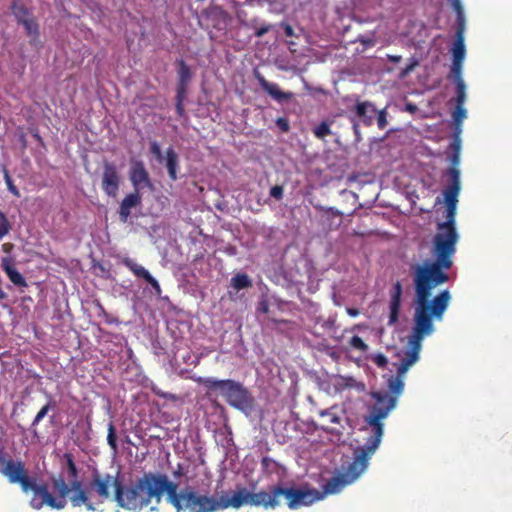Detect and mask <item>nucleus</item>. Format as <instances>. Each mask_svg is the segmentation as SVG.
<instances>
[{
	"instance_id": "1",
	"label": "nucleus",
	"mask_w": 512,
	"mask_h": 512,
	"mask_svg": "<svg viewBox=\"0 0 512 512\" xmlns=\"http://www.w3.org/2000/svg\"><path fill=\"white\" fill-rule=\"evenodd\" d=\"M459 234L457 231L436 227L430 253L434 260H427L414 269L415 312L421 321H442L449 307L451 294L448 289L440 291L432 299V290L449 281L447 270L453 266Z\"/></svg>"
},
{
	"instance_id": "2",
	"label": "nucleus",
	"mask_w": 512,
	"mask_h": 512,
	"mask_svg": "<svg viewBox=\"0 0 512 512\" xmlns=\"http://www.w3.org/2000/svg\"><path fill=\"white\" fill-rule=\"evenodd\" d=\"M63 468L67 469V483L62 475L51 478V485L57 495L49 491L46 483H37L36 479L29 475L25 467L26 483L20 484L23 493L32 492L30 506L35 510H40L45 506L55 510H62L69 501L72 507L84 506L88 511H95V503L92 501L90 492L85 488L83 482L79 479V471L71 453H65L62 457Z\"/></svg>"
},
{
	"instance_id": "3",
	"label": "nucleus",
	"mask_w": 512,
	"mask_h": 512,
	"mask_svg": "<svg viewBox=\"0 0 512 512\" xmlns=\"http://www.w3.org/2000/svg\"><path fill=\"white\" fill-rule=\"evenodd\" d=\"M149 491L150 502L154 499L157 504L161 502L163 494L166 493L167 502L177 512H218L229 507L239 509L244 505H250L249 490L245 487H238L231 497L216 498L200 494L191 486L178 490V484L161 473H154L152 488Z\"/></svg>"
},
{
	"instance_id": "4",
	"label": "nucleus",
	"mask_w": 512,
	"mask_h": 512,
	"mask_svg": "<svg viewBox=\"0 0 512 512\" xmlns=\"http://www.w3.org/2000/svg\"><path fill=\"white\" fill-rule=\"evenodd\" d=\"M154 473H144L129 486L123 484L119 476L109 473H100L95 470L91 474L88 486L85 488L90 492L92 501L97 505L104 503L111 498L110 488L114 489L113 499L116 503L127 510L139 511L150 504V488H152Z\"/></svg>"
},
{
	"instance_id": "5",
	"label": "nucleus",
	"mask_w": 512,
	"mask_h": 512,
	"mask_svg": "<svg viewBox=\"0 0 512 512\" xmlns=\"http://www.w3.org/2000/svg\"><path fill=\"white\" fill-rule=\"evenodd\" d=\"M414 325L411 335L408 340V349L405 351L399 367L397 368V375L388 380V389L392 395L385 391L374 392L373 398L376 400L375 405L370 409L367 416L364 417L365 423L368 425L369 418L375 413L377 409L387 410L386 417L395 408L398 396L403 392L404 382L403 376L409 368L419 360V353L422 347V341L425 337L434 333L435 327L432 319L429 322H423L418 315L414 314Z\"/></svg>"
},
{
	"instance_id": "6",
	"label": "nucleus",
	"mask_w": 512,
	"mask_h": 512,
	"mask_svg": "<svg viewBox=\"0 0 512 512\" xmlns=\"http://www.w3.org/2000/svg\"><path fill=\"white\" fill-rule=\"evenodd\" d=\"M387 410L377 409L369 418L370 435L366 438L363 446L354 449L353 461L344 468L343 472L326 482L321 492L323 497L339 493L344 487L356 481L368 468L369 460L379 447L384 434L382 420L386 418Z\"/></svg>"
},
{
	"instance_id": "7",
	"label": "nucleus",
	"mask_w": 512,
	"mask_h": 512,
	"mask_svg": "<svg viewBox=\"0 0 512 512\" xmlns=\"http://www.w3.org/2000/svg\"><path fill=\"white\" fill-rule=\"evenodd\" d=\"M281 497L286 499L289 509L295 510L302 506H309L323 499V494L316 489L288 488L280 485L271 486L269 491H249L250 505L263 507L265 509L277 508L281 503Z\"/></svg>"
},
{
	"instance_id": "8",
	"label": "nucleus",
	"mask_w": 512,
	"mask_h": 512,
	"mask_svg": "<svg viewBox=\"0 0 512 512\" xmlns=\"http://www.w3.org/2000/svg\"><path fill=\"white\" fill-rule=\"evenodd\" d=\"M200 382L209 391H219L225 401L235 409L246 413L254 407V397L240 382L231 379L217 380L211 377L200 379Z\"/></svg>"
},
{
	"instance_id": "9",
	"label": "nucleus",
	"mask_w": 512,
	"mask_h": 512,
	"mask_svg": "<svg viewBox=\"0 0 512 512\" xmlns=\"http://www.w3.org/2000/svg\"><path fill=\"white\" fill-rule=\"evenodd\" d=\"M25 463L20 459H13L9 455L0 452V474L7 479L10 484L26 483Z\"/></svg>"
},
{
	"instance_id": "10",
	"label": "nucleus",
	"mask_w": 512,
	"mask_h": 512,
	"mask_svg": "<svg viewBox=\"0 0 512 512\" xmlns=\"http://www.w3.org/2000/svg\"><path fill=\"white\" fill-rule=\"evenodd\" d=\"M120 176L113 163L105 162L103 166L102 190L110 197H116L119 191Z\"/></svg>"
},
{
	"instance_id": "11",
	"label": "nucleus",
	"mask_w": 512,
	"mask_h": 512,
	"mask_svg": "<svg viewBox=\"0 0 512 512\" xmlns=\"http://www.w3.org/2000/svg\"><path fill=\"white\" fill-rule=\"evenodd\" d=\"M129 179L135 191H140L144 187L153 188L149 173L142 161H133L129 171Z\"/></svg>"
},
{
	"instance_id": "12",
	"label": "nucleus",
	"mask_w": 512,
	"mask_h": 512,
	"mask_svg": "<svg viewBox=\"0 0 512 512\" xmlns=\"http://www.w3.org/2000/svg\"><path fill=\"white\" fill-rule=\"evenodd\" d=\"M446 175L449 177V185L443 191L444 202L446 206H457L461 189L460 171L448 169Z\"/></svg>"
},
{
	"instance_id": "13",
	"label": "nucleus",
	"mask_w": 512,
	"mask_h": 512,
	"mask_svg": "<svg viewBox=\"0 0 512 512\" xmlns=\"http://www.w3.org/2000/svg\"><path fill=\"white\" fill-rule=\"evenodd\" d=\"M123 264L137 277L144 279L154 289L157 295H160L162 290L158 281L146 270L143 266L137 264L130 258H125Z\"/></svg>"
},
{
	"instance_id": "14",
	"label": "nucleus",
	"mask_w": 512,
	"mask_h": 512,
	"mask_svg": "<svg viewBox=\"0 0 512 512\" xmlns=\"http://www.w3.org/2000/svg\"><path fill=\"white\" fill-rule=\"evenodd\" d=\"M402 297V285L397 281L390 291L389 302V320L388 325H394L398 322Z\"/></svg>"
},
{
	"instance_id": "15",
	"label": "nucleus",
	"mask_w": 512,
	"mask_h": 512,
	"mask_svg": "<svg viewBox=\"0 0 512 512\" xmlns=\"http://www.w3.org/2000/svg\"><path fill=\"white\" fill-rule=\"evenodd\" d=\"M255 76H256V79L258 80L261 88L276 101L284 102V101H288L292 98L293 93L281 91L279 86L276 83H271V82L267 81L264 78V76L261 75L260 73L257 72L255 74Z\"/></svg>"
},
{
	"instance_id": "16",
	"label": "nucleus",
	"mask_w": 512,
	"mask_h": 512,
	"mask_svg": "<svg viewBox=\"0 0 512 512\" xmlns=\"http://www.w3.org/2000/svg\"><path fill=\"white\" fill-rule=\"evenodd\" d=\"M142 202L139 191L127 194L120 203L119 218L120 221L126 223L131 215V209L139 206Z\"/></svg>"
},
{
	"instance_id": "17",
	"label": "nucleus",
	"mask_w": 512,
	"mask_h": 512,
	"mask_svg": "<svg viewBox=\"0 0 512 512\" xmlns=\"http://www.w3.org/2000/svg\"><path fill=\"white\" fill-rule=\"evenodd\" d=\"M356 116L365 126H371L377 113V109L370 101H358L354 106Z\"/></svg>"
},
{
	"instance_id": "18",
	"label": "nucleus",
	"mask_w": 512,
	"mask_h": 512,
	"mask_svg": "<svg viewBox=\"0 0 512 512\" xmlns=\"http://www.w3.org/2000/svg\"><path fill=\"white\" fill-rule=\"evenodd\" d=\"M1 267L6 273L9 280L16 286L26 287L27 282L23 275L14 267V260L12 257H4L1 261Z\"/></svg>"
},
{
	"instance_id": "19",
	"label": "nucleus",
	"mask_w": 512,
	"mask_h": 512,
	"mask_svg": "<svg viewBox=\"0 0 512 512\" xmlns=\"http://www.w3.org/2000/svg\"><path fill=\"white\" fill-rule=\"evenodd\" d=\"M464 29L465 23H458L456 29V38L452 48V62L463 63L465 58L464 45Z\"/></svg>"
},
{
	"instance_id": "20",
	"label": "nucleus",
	"mask_w": 512,
	"mask_h": 512,
	"mask_svg": "<svg viewBox=\"0 0 512 512\" xmlns=\"http://www.w3.org/2000/svg\"><path fill=\"white\" fill-rule=\"evenodd\" d=\"M176 66L177 85L188 87L193 77L190 66L183 59H178L176 61Z\"/></svg>"
},
{
	"instance_id": "21",
	"label": "nucleus",
	"mask_w": 512,
	"mask_h": 512,
	"mask_svg": "<svg viewBox=\"0 0 512 512\" xmlns=\"http://www.w3.org/2000/svg\"><path fill=\"white\" fill-rule=\"evenodd\" d=\"M18 25L23 26V28L26 32V35L28 37H30V44H35L39 40V37H40L39 24H38L35 16H33L27 20L23 19L22 22L18 23Z\"/></svg>"
},
{
	"instance_id": "22",
	"label": "nucleus",
	"mask_w": 512,
	"mask_h": 512,
	"mask_svg": "<svg viewBox=\"0 0 512 512\" xmlns=\"http://www.w3.org/2000/svg\"><path fill=\"white\" fill-rule=\"evenodd\" d=\"M18 25L23 26V28L26 32V35L28 37H30V44H35L39 40V37H40L39 24H38L35 16H33L27 20L23 19L22 22L18 23Z\"/></svg>"
},
{
	"instance_id": "23",
	"label": "nucleus",
	"mask_w": 512,
	"mask_h": 512,
	"mask_svg": "<svg viewBox=\"0 0 512 512\" xmlns=\"http://www.w3.org/2000/svg\"><path fill=\"white\" fill-rule=\"evenodd\" d=\"M166 167L169 178L172 181L177 180L178 155L173 148H169L166 151Z\"/></svg>"
},
{
	"instance_id": "24",
	"label": "nucleus",
	"mask_w": 512,
	"mask_h": 512,
	"mask_svg": "<svg viewBox=\"0 0 512 512\" xmlns=\"http://www.w3.org/2000/svg\"><path fill=\"white\" fill-rule=\"evenodd\" d=\"M334 408L321 410L319 416L326 419V425L322 426V430L330 433H334L336 430L331 427V424H340V417L333 411Z\"/></svg>"
},
{
	"instance_id": "25",
	"label": "nucleus",
	"mask_w": 512,
	"mask_h": 512,
	"mask_svg": "<svg viewBox=\"0 0 512 512\" xmlns=\"http://www.w3.org/2000/svg\"><path fill=\"white\" fill-rule=\"evenodd\" d=\"M447 209H446V216H445V221L444 222H440L437 224V227H439L440 229H445V230H452V231H457L456 229V211H457V206H446Z\"/></svg>"
},
{
	"instance_id": "26",
	"label": "nucleus",
	"mask_w": 512,
	"mask_h": 512,
	"mask_svg": "<svg viewBox=\"0 0 512 512\" xmlns=\"http://www.w3.org/2000/svg\"><path fill=\"white\" fill-rule=\"evenodd\" d=\"M231 285L239 291L252 287V281L246 273H237L231 278Z\"/></svg>"
},
{
	"instance_id": "27",
	"label": "nucleus",
	"mask_w": 512,
	"mask_h": 512,
	"mask_svg": "<svg viewBox=\"0 0 512 512\" xmlns=\"http://www.w3.org/2000/svg\"><path fill=\"white\" fill-rule=\"evenodd\" d=\"M11 13L14 16L17 24L22 22L23 19L27 20L34 16L31 9H29L25 4L21 6L11 7Z\"/></svg>"
},
{
	"instance_id": "28",
	"label": "nucleus",
	"mask_w": 512,
	"mask_h": 512,
	"mask_svg": "<svg viewBox=\"0 0 512 512\" xmlns=\"http://www.w3.org/2000/svg\"><path fill=\"white\" fill-rule=\"evenodd\" d=\"M51 407H52L51 403H47L46 405H44L39 410V412L36 414L34 420L32 421L31 428H32V433H33L34 437H38V431L35 428V426L47 415V413L51 409Z\"/></svg>"
},
{
	"instance_id": "29",
	"label": "nucleus",
	"mask_w": 512,
	"mask_h": 512,
	"mask_svg": "<svg viewBox=\"0 0 512 512\" xmlns=\"http://www.w3.org/2000/svg\"><path fill=\"white\" fill-rule=\"evenodd\" d=\"M313 133L318 139H324L326 136L332 134L330 124L326 121L321 122L313 129Z\"/></svg>"
},
{
	"instance_id": "30",
	"label": "nucleus",
	"mask_w": 512,
	"mask_h": 512,
	"mask_svg": "<svg viewBox=\"0 0 512 512\" xmlns=\"http://www.w3.org/2000/svg\"><path fill=\"white\" fill-rule=\"evenodd\" d=\"M261 466H262L263 472H265L267 474H272V473L276 472V470L278 468V463L276 461H274L272 458H270L268 456H264L261 459Z\"/></svg>"
},
{
	"instance_id": "31",
	"label": "nucleus",
	"mask_w": 512,
	"mask_h": 512,
	"mask_svg": "<svg viewBox=\"0 0 512 512\" xmlns=\"http://www.w3.org/2000/svg\"><path fill=\"white\" fill-rule=\"evenodd\" d=\"M3 177L9 192L12 193L15 197H20V192L18 188L14 185V182L9 174L8 169L5 167L3 168Z\"/></svg>"
},
{
	"instance_id": "32",
	"label": "nucleus",
	"mask_w": 512,
	"mask_h": 512,
	"mask_svg": "<svg viewBox=\"0 0 512 512\" xmlns=\"http://www.w3.org/2000/svg\"><path fill=\"white\" fill-rule=\"evenodd\" d=\"M12 229V225L9 222L7 216L0 211V240H2Z\"/></svg>"
},
{
	"instance_id": "33",
	"label": "nucleus",
	"mask_w": 512,
	"mask_h": 512,
	"mask_svg": "<svg viewBox=\"0 0 512 512\" xmlns=\"http://www.w3.org/2000/svg\"><path fill=\"white\" fill-rule=\"evenodd\" d=\"M107 442L113 451H117L118 445H117L116 429L112 422H110L108 424Z\"/></svg>"
},
{
	"instance_id": "34",
	"label": "nucleus",
	"mask_w": 512,
	"mask_h": 512,
	"mask_svg": "<svg viewBox=\"0 0 512 512\" xmlns=\"http://www.w3.org/2000/svg\"><path fill=\"white\" fill-rule=\"evenodd\" d=\"M456 86V104H464L466 100V85L464 81L455 83Z\"/></svg>"
},
{
	"instance_id": "35",
	"label": "nucleus",
	"mask_w": 512,
	"mask_h": 512,
	"mask_svg": "<svg viewBox=\"0 0 512 512\" xmlns=\"http://www.w3.org/2000/svg\"><path fill=\"white\" fill-rule=\"evenodd\" d=\"M462 65L460 62H452L450 69V77L453 78L454 83L464 81L462 78Z\"/></svg>"
},
{
	"instance_id": "36",
	"label": "nucleus",
	"mask_w": 512,
	"mask_h": 512,
	"mask_svg": "<svg viewBox=\"0 0 512 512\" xmlns=\"http://www.w3.org/2000/svg\"><path fill=\"white\" fill-rule=\"evenodd\" d=\"M464 104H456V108L453 111V120L456 124H460L466 118V109L463 107Z\"/></svg>"
},
{
	"instance_id": "37",
	"label": "nucleus",
	"mask_w": 512,
	"mask_h": 512,
	"mask_svg": "<svg viewBox=\"0 0 512 512\" xmlns=\"http://www.w3.org/2000/svg\"><path fill=\"white\" fill-rule=\"evenodd\" d=\"M349 344L354 349H357V350L362 351V352H365L368 349V345L358 335H354L350 339Z\"/></svg>"
},
{
	"instance_id": "38",
	"label": "nucleus",
	"mask_w": 512,
	"mask_h": 512,
	"mask_svg": "<svg viewBox=\"0 0 512 512\" xmlns=\"http://www.w3.org/2000/svg\"><path fill=\"white\" fill-rule=\"evenodd\" d=\"M451 4H452L454 10L457 13V24L458 23H465L464 22V15H463V8H462L460 0H451Z\"/></svg>"
},
{
	"instance_id": "39",
	"label": "nucleus",
	"mask_w": 512,
	"mask_h": 512,
	"mask_svg": "<svg viewBox=\"0 0 512 512\" xmlns=\"http://www.w3.org/2000/svg\"><path fill=\"white\" fill-rule=\"evenodd\" d=\"M377 125L379 129H384L387 126V113L385 109L377 110Z\"/></svg>"
},
{
	"instance_id": "40",
	"label": "nucleus",
	"mask_w": 512,
	"mask_h": 512,
	"mask_svg": "<svg viewBox=\"0 0 512 512\" xmlns=\"http://www.w3.org/2000/svg\"><path fill=\"white\" fill-rule=\"evenodd\" d=\"M449 160H450L451 166L448 169H455L456 171H459V169H458V165L460 163L459 146L456 147L455 151L452 153Z\"/></svg>"
},
{
	"instance_id": "41",
	"label": "nucleus",
	"mask_w": 512,
	"mask_h": 512,
	"mask_svg": "<svg viewBox=\"0 0 512 512\" xmlns=\"http://www.w3.org/2000/svg\"><path fill=\"white\" fill-rule=\"evenodd\" d=\"M187 90H188V87L177 85V88H176V103H183L184 102V100L186 98Z\"/></svg>"
},
{
	"instance_id": "42",
	"label": "nucleus",
	"mask_w": 512,
	"mask_h": 512,
	"mask_svg": "<svg viewBox=\"0 0 512 512\" xmlns=\"http://www.w3.org/2000/svg\"><path fill=\"white\" fill-rule=\"evenodd\" d=\"M150 152L159 160L163 159L162 151L159 144L156 141L151 142Z\"/></svg>"
},
{
	"instance_id": "43",
	"label": "nucleus",
	"mask_w": 512,
	"mask_h": 512,
	"mask_svg": "<svg viewBox=\"0 0 512 512\" xmlns=\"http://www.w3.org/2000/svg\"><path fill=\"white\" fill-rule=\"evenodd\" d=\"M283 192L284 190L282 186L275 185L270 189V196L277 200H281L283 198Z\"/></svg>"
},
{
	"instance_id": "44",
	"label": "nucleus",
	"mask_w": 512,
	"mask_h": 512,
	"mask_svg": "<svg viewBox=\"0 0 512 512\" xmlns=\"http://www.w3.org/2000/svg\"><path fill=\"white\" fill-rule=\"evenodd\" d=\"M417 65H418V61L413 59L409 65H407L404 69L401 70L400 77L404 78L407 75H409L415 69V67Z\"/></svg>"
},
{
	"instance_id": "45",
	"label": "nucleus",
	"mask_w": 512,
	"mask_h": 512,
	"mask_svg": "<svg viewBox=\"0 0 512 512\" xmlns=\"http://www.w3.org/2000/svg\"><path fill=\"white\" fill-rule=\"evenodd\" d=\"M373 362L380 368H384L388 364V360L386 356L383 354L375 355V357L373 358Z\"/></svg>"
},
{
	"instance_id": "46",
	"label": "nucleus",
	"mask_w": 512,
	"mask_h": 512,
	"mask_svg": "<svg viewBox=\"0 0 512 512\" xmlns=\"http://www.w3.org/2000/svg\"><path fill=\"white\" fill-rule=\"evenodd\" d=\"M276 125H277V127H278L282 132H288V131H289V129H290V126H289V123H288L287 119L282 118V117H280V118H278V119L276 120Z\"/></svg>"
},
{
	"instance_id": "47",
	"label": "nucleus",
	"mask_w": 512,
	"mask_h": 512,
	"mask_svg": "<svg viewBox=\"0 0 512 512\" xmlns=\"http://www.w3.org/2000/svg\"><path fill=\"white\" fill-rule=\"evenodd\" d=\"M315 208L317 210L321 211V212L331 213L334 216H341L342 215V213L339 210H337V209H335L333 207L325 208L323 206L316 205Z\"/></svg>"
},
{
	"instance_id": "48",
	"label": "nucleus",
	"mask_w": 512,
	"mask_h": 512,
	"mask_svg": "<svg viewBox=\"0 0 512 512\" xmlns=\"http://www.w3.org/2000/svg\"><path fill=\"white\" fill-rule=\"evenodd\" d=\"M269 303L267 300L263 299L261 300L257 305V312L267 314L269 312Z\"/></svg>"
},
{
	"instance_id": "49",
	"label": "nucleus",
	"mask_w": 512,
	"mask_h": 512,
	"mask_svg": "<svg viewBox=\"0 0 512 512\" xmlns=\"http://www.w3.org/2000/svg\"><path fill=\"white\" fill-rule=\"evenodd\" d=\"M270 28H271V26H270V25H264V26H261V27H259V28H257V29L255 30V33H254V34H255V36H256V37H262V36H264L266 33H268V32H269Z\"/></svg>"
},
{
	"instance_id": "50",
	"label": "nucleus",
	"mask_w": 512,
	"mask_h": 512,
	"mask_svg": "<svg viewBox=\"0 0 512 512\" xmlns=\"http://www.w3.org/2000/svg\"><path fill=\"white\" fill-rule=\"evenodd\" d=\"M14 249V244L10 243V242H7V243H4L2 245V251L6 254H11V252L13 251Z\"/></svg>"
},
{
	"instance_id": "51",
	"label": "nucleus",
	"mask_w": 512,
	"mask_h": 512,
	"mask_svg": "<svg viewBox=\"0 0 512 512\" xmlns=\"http://www.w3.org/2000/svg\"><path fill=\"white\" fill-rule=\"evenodd\" d=\"M176 113L178 114L179 117H184L185 116V109H184V104L183 103H176Z\"/></svg>"
},
{
	"instance_id": "52",
	"label": "nucleus",
	"mask_w": 512,
	"mask_h": 512,
	"mask_svg": "<svg viewBox=\"0 0 512 512\" xmlns=\"http://www.w3.org/2000/svg\"><path fill=\"white\" fill-rule=\"evenodd\" d=\"M283 27H284L285 35H286L287 37H292V36H294V30H293V28H292V26H291V25H289V24H284V25H283Z\"/></svg>"
},
{
	"instance_id": "53",
	"label": "nucleus",
	"mask_w": 512,
	"mask_h": 512,
	"mask_svg": "<svg viewBox=\"0 0 512 512\" xmlns=\"http://www.w3.org/2000/svg\"><path fill=\"white\" fill-rule=\"evenodd\" d=\"M19 142L21 144L22 149L25 150L27 148V146H28L25 133H21L19 135Z\"/></svg>"
},
{
	"instance_id": "54",
	"label": "nucleus",
	"mask_w": 512,
	"mask_h": 512,
	"mask_svg": "<svg viewBox=\"0 0 512 512\" xmlns=\"http://www.w3.org/2000/svg\"><path fill=\"white\" fill-rule=\"evenodd\" d=\"M32 136L41 146H44L43 138L40 136V134L37 130H34L32 132Z\"/></svg>"
},
{
	"instance_id": "55",
	"label": "nucleus",
	"mask_w": 512,
	"mask_h": 512,
	"mask_svg": "<svg viewBox=\"0 0 512 512\" xmlns=\"http://www.w3.org/2000/svg\"><path fill=\"white\" fill-rule=\"evenodd\" d=\"M184 475V471L181 464H178L177 469L173 472L175 478H180Z\"/></svg>"
},
{
	"instance_id": "56",
	"label": "nucleus",
	"mask_w": 512,
	"mask_h": 512,
	"mask_svg": "<svg viewBox=\"0 0 512 512\" xmlns=\"http://www.w3.org/2000/svg\"><path fill=\"white\" fill-rule=\"evenodd\" d=\"M387 59L390 62L399 63L402 60V56L387 54Z\"/></svg>"
},
{
	"instance_id": "57",
	"label": "nucleus",
	"mask_w": 512,
	"mask_h": 512,
	"mask_svg": "<svg viewBox=\"0 0 512 512\" xmlns=\"http://www.w3.org/2000/svg\"><path fill=\"white\" fill-rule=\"evenodd\" d=\"M347 313H348L350 316L355 317V316H357V315L359 314V311H358V309H356V308H348V309H347Z\"/></svg>"
},
{
	"instance_id": "58",
	"label": "nucleus",
	"mask_w": 512,
	"mask_h": 512,
	"mask_svg": "<svg viewBox=\"0 0 512 512\" xmlns=\"http://www.w3.org/2000/svg\"><path fill=\"white\" fill-rule=\"evenodd\" d=\"M24 5V3L21 0H11L10 8L14 6H21Z\"/></svg>"
},
{
	"instance_id": "59",
	"label": "nucleus",
	"mask_w": 512,
	"mask_h": 512,
	"mask_svg": "<svg viewBox=\"0 0 512 512\" xmlns=\"http://www.w3.org/2000/svg\"><path fill=\"white\" fill-rule=\"evenodd\" d=\"M7 298V294L4 292V290L0 287V300H4Z\"/></svg>"
},
{
	"instance_id": "60",
	"label": "nucleus",
	"mask_w": 512,
	"mask_h": 512,
	"mask_svg": "<svg viewBox=\"0 0 512 512\" xmlns=\"http://www.w3.org/2000/svg\"><path fill=\"white\" fill-rule=\"evenodd\" d=\"M353 130H354L355 134L359 133V124L358 123L353 122Z\"/></svg>"
},
{
	"instance_id": "61",
	"label": "nucleus",
	"mask_w": 512,
	"mask_h": 512,
	"mask_svg": "<svg viewBox=\"0 0 512 512\" xmlns=\"http://www.w3.org/2000/svg\"><path fill=\"white\" fill-rule=\"evenodd\" d=\"M98 307H99V308H100V310L103 312V314H104L106 317H108V315H107V313H106V311H105L104 307H103L101 304H98Z\"/></svg>"
},
{
	"instance_id": "62",
	"label": "nucleus",
	"mask_w": 512,
	"mask_h": 512,
	"mask_svg": "<svg viewBox=\"0 0 512 512\" xmlns=\"http://www.w3.org/2000/svg\"><path fill=\"white\" fill-rule=\"evenodd\" d=\"M408 109H409V110H414V109H415V106L408 105Z\"/></svg>"
},
{
	"instance_id": "63",
	"label": "nucleus",
	"mask_w": 512,
	"mask_h": 512,
	"mask_svg": "<svg viewBox=\"0 0 512 512\" xmlns=\"http://www.w3.org/2000/svg\"><path fill=\"white\" fill-rule=\"evenodd\" d=\"M359 41H360L361 43H364V44L368 43V42H367L366 40H364V39H360Z\"/></svg>"
}]
</instances>
